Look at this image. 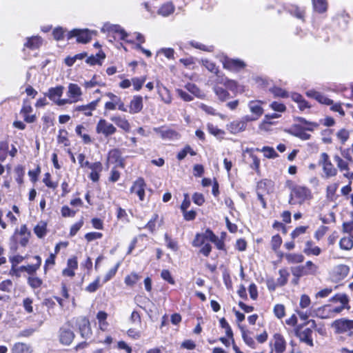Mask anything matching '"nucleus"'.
<instances>
[{
    "instance_id": "61",
    "label": "nucleus",
    "mask_w": 353,
    "mask_h": 353,
    "mask_svg": "<svg viewBox=\"0 0 353 353\" xmlns=\"http://www.w3.org/2000/svg\"><path fill=\"white\" fill-rule=\"evenodd\" d=\"M61 212L63 217H73L76 214V211L71 210L67 205H64L61 208Z\"/></svg>"
},
{
    "instance_id": "29",
    "label": "nucleus",
    "mask_w": 353,
    "mask_h": 353,
    "mask_svg": "<svg viewBox=\"0 0 353 353\" xmlns=\"http://www.w3.org/2000/svg\"><path fill=\"white\" fill-rule=\"evenodd\" d=\"M312 5L314 11L319 13H323L327 11V3L326 0H312Z\"/></svg>"
},
{
    "instance_id": "46",
    "label": "nucleus",
    "mask_w": 353,
    "mask_h": 353,
    "mask_svg": "<svg viewBox=\"0 0 353 353\" xmlns=\"http://www.w3.org/2000/svg\"><path fill=\"white\" fill-rule=\"evenodd\" d=\"M279 277L277 279V283L281 286H283L285 284H286V283L288 281V277L289 276V273L288 272V271L286 270L281 269L279 271Z\"/></svg>"
},
{
    "instance_id": "42",
    "label": "nucleus",
    "mask_w": 353,
    "mask_h": 353,
    "mask_svg": "<svg viewBox=\"0 0 353 353\" xmlns=\"http://www.w3.org/2000/svg\"><path fill=\"white\" fill-rule=\"evenodd\" d=\"M39 268V264L22 265L19 267L21 272H26L30 275L34 274Z\"/></svg>"
},
{
    "instance_id": "57",
    "label": "nucleus",
    "mask_w": 353,
    "mask_h": 353,
    "mask_svg": "<svg viewBox=\"0 0 353 353\" xmlns=\"http://www.w3.org/2000/svg\"><path fill=\"white\" fill-rule=\"evenodd\" d=\"M145 81V78H133L132 79V83L133 84L135 90L139 91L141 89L143 83Z\"/></svg>"
},
{
    "instance_id": "27",
    "label": "nucleus",
    "mask_w": 353,
    "mask_h": 353,
    "mask_svg": "<svg viewBox=\"0 0 353 353\" xmlns=\"http://www.w3.org/2000/svg\"><path fill=\"white\" fill-rule=\"evenodd\" d=\"M185 88L192 94L199 99H204L205 97V93L201 91L197 85L194 83H188L185 85Z\"/></svg>"
},
{
    "instance_id": "47",
    "label": "nucleus",
    "mask_w": 353,
    "mask_h": 353,
    "mask_svg": "<svg viewBox=\"0 0 353 353\" xmlns=\"http://www.w3.org/2000/svg\"><path fill=\"white\" fill-rule=\"evenodd\" d=\"M140 276L137 273H132L125 278V283L129 286H133L139 280Z\"/></svg>"
},
{
    "instance_id": "19",
    "label": "nucleus",
    "mask_w": 353,
    "mask_h": 353,
    "mask_svg": "<svg viewBox=\"0 0 353 353\" xmlns=\"http://www.w3.org/2000/svg\"><path fill=\"white\" fill-rule=\"evenodd\" d=\"M67 94L74 103L77 102L80 100V97L82 95L81 89L77 84L70 83Z\"/></svg>"
},
{
    "instance_id": "63",
    "label": "nucleus",
    "mask_w": 353,
    "mask_h": 353,
    "mask_svg": "<svg viewBox=\"0 0 353 353\" xmlns=\"http://www.w3.org/2000/svg\"><path fill=\"white\" fill-rule=\"evenodd\" d=\"M103 236V234L101 232H92L85 234V238L88 241H92L95 239H101Z\"/></svg>"
},
{
    "instance_id": "37",
    "label": "nucleus",
    "mask_w": 353,
    "mask_h": 353,
    "mask_svg": "<svg viewBox=\"0 0 353 353\" xmlns=\"http://www.w3.org/2000/svg\"><path fill=\"white\" fill-rule=\"evenodd\" d=\"M179 134L176 131L165 127L164 132L161 137L162 139L176 140L179 139Z\"/></svg>"
},
{
    "instance_id": "45",
    "label": "nucleus",
    "mask_w": 353,
    "mask_h": 353,
    "mask_svg": "<svg viewBox=\"0 0 353 353\" xmlns=\"http://www.w3.org/2000/svg\"><path fill=\"white\" fill-rule=\"evenodd\" d=\"M188 153H190L192 156L196 154V152L192 150L190 145H186L182 150L177 154V159L179 161L183 160L187 156Z\"/></svg>"
},
{
    "instance_id": "54",
    "label": "nucleus",
    "mask_w": 353,
    "mask_h": 353,
    "mask_svg": "<svg viewBox=\"0 0 353 353\" xmlns=\"http://www.w3.org/2000/svg\"><path fill=\"white\" fill-rule=\"evenodd\" d=\"M99 286L100 278L98 276L92 283H91L86 287L85 290L90 293L94 292L97 290Z\"/></svg>"
},
{
    "instance_id": "64",
    "label": "nucleus",
    "mask_w": 353,
    "mask_h": 353,
    "mask_svg": "<svg viewBox=\"0 0 353 353\" xmlns=\"http://www.w3.org/2000/svg\"><path fill=\"white\" fill-rule=\"evenodd\" d=\"M34 233L39 238H42L46 233V225H37L34 229Z\"/></svg>"
},
{
    "instance_id": "36",
    "label": "nucleus",
    "mask_w": 353,
    "mask_h": 353,
    "mask_svg": "<svg viewBox=\"0 0 353 353\" xmlns=\"http://www.w3.org/2000/svg\"><path fill=\"white\" fill-rule=\"evenodd\" d=\"M256 150L263 152L264 156L268 159H274L278 157L275 150L272 147L264 146L262 149L256 148Z\"/></svg>"
},
{
    "instance_id": "18",
    "label": "nucleus",
    "mask_w": 353,
    "mask_h": 353,
    "mask_svg": "<svg viewBox=\"0 0 353 353\" xmlns=\"http://www.w3.org/2000/svg\"><path fill=\"white\" fill-rule=\"evenodd\" d=\"M274 350L275 353H283L286 348V342L280 334H275L273 336Z\"/></svg>"
},
{
    "instance_id": "26",
    "label": "nucleus",
    "mask_w": 353,
    "mask_h": 353,
    "mask_svg": "<svg viewBox=\"0 0 353 353\" xmlns=\"http://www.w3.org/2000/svg\"><path fill=\"white\" fill-rule=\"evenodd\" d=\"M63 92V87L62 85L57 86L55 88H51L48 90V92L46 94V96L48 98L55 102L57 99L60 98Z\"/></svg>"
},
{
    "instance_id": "35",
    "label": "nucleus",
    "mask_w": 353,
    "mask_h": 353,
    "mask_svg": "<svg viewBox=\"0 0 353 353\" xmlns=\"http://www.w3.org/2000/svg\"><path fill=\"white\" fill-rule=\"evenodd\" d=\"M220 83H223L226 88L234 92L238 90V84L237 82L228 79L227 78H222L221 80L219 81Z\"/></svg>"
},
{
    "instance_id": "5",
    "label": "nucleus",
    "mask_w": 353,
    "mask_h": 353,
    "mask_svg": "<svg viewBox=\"0 0 353 353\" xmlns=\"http://www.w3.org/2000/svg\"><path fill=\"white\" fill-rule=\"evenodd\" d=\"M317 270V266L311 261H308L305 265L291 268L293 276L298 279L306 275L314 274Z\"/></svg>"
},
{
    "instance_id": "38",
    "label": "nucleus",
    "mask_w": 353,
    "mask_h": 353,
    "mask_svg": "<svg viewBox=\"0 0 353 353\" xmlns=\"http://www.w3.org/2000/svg\"><path fill=\"white\" fill-rule=\"evenodd\" d=\"M334 159L341 172L349 170L347 161L343 160L338 155L334 156Z\"/></svg>"
},
{
    "instance_id": "21",
    "label": "nucleus",
    "mask_w": 353,
    "mask_h": 353,
    "mask_svg": "<svg viewBox=\"0 0 353 353\" xmlns=\"http://www.w3.org/2000/svg\"><path fill=\"white\" fill-rule=\"evenodd\" d=\"M99 101L100 99H98L87 105L77 106L75 110L82 112L85 116H92V112L96 109Z\"/></svg>"
},
{
    "instance_id": "10",
    "label": "nucleus",
    "mask_w": 353,
    "mask_h": 353,
    "mask_svg": "<svg viewBox=\"0 0 353 353\" xmlns=\"http://www.w3.org/2000/svg\"><path fill=\"white\" fill-rule=\"evenodd\" d=\"M223 68L232 72H239L243 70L246 64L239 59L225 58L223 62Z\"/></svg>"
},
{
    "instance_id": "4",
    "label": "nucleus",
    "mask_w": 353,
    "mask_h": 353,
    "mask_svg": "<svg viewBox=\"0 0 353 353\" xmlns=\"http://www.w3.org/2000/svg\"><path fill=\"white\" fill-rule=\"evenodd\" d=\"M336 334H346L351 336L353 335V320L345 318L336 319L331 325Z\"/></svg>"
},
{
    "instance_id": "51",
    "label": "nucleus",
    "mask_w": 353,
    "mask_h": 353,
    "mask_svg": "<svg viewBox=\"0 0 353 353\" xmlns=\"http://www.w3.org/2000/svg\"><path fill=\"white\" fill-rule=\"evenodd\" d=\"M294 135L299 139L306 141L310 139L311 135L305 132L303 128H298Z\"/></svg>"
},
{
    "instance_id": "14",
    "label": "nucleus",
    "mask_w": 353,
    "mask_h": 353,
    "mask_svg": "<svg viewBox=\"0 0 353 353\" xmlns=\"http://www.w3.org/2000/svg\"><path fill=\"white\" fill-rule=\"evenodd\" d=\"M108 161L116 164L117 166L124 168V159L121 157V151L119 149H113L108 152Z\"/></svg>"
},
{
    "instance_id": "17",
    "label": "nucleus",
    "mask_w": 353,
    "mask_h": 353,
    "mask_svg": "<svg viewBox=\"0 0 353 353\" xmlns=\"http://www.w3.org/2000/svg\"><path fill=\"white\" fill-rule=\"evenodd\" d=\"M350 272V268L345 265H339L333 270V277L336 281H341L345 279Z\"/></svg>"
},
{
    "instance_id": "23",
    "label": "nucleus",
    "mask_w": 353,
    "mask_h": 353,
    "mask_svg": "<svg viewBox=\"0 0 353 353\" xmlns=\"http://www.w3.org/2000/svg\"><path fill=\"white\" fill-rule=\"evenodd\" d=\"M43 39L39 36H32L26 39V42L24 43V47L30 50H37L42 45Z\"/></svg>"
},
{
    "instance_id": "15",
    "label": "nucleus",
    "mask_w": 353,
    "mask_h": 353,
    "mask_svg": "<svg viewBox=\"0 0 353 353\" xmlns=\"http://www.w3.org/2000/svg\"><path fill=\"white\" fill-rule=\"evenodd\" d=\"M306 95L310 98H313L316 100L319 103L321 104H325L327 105H332L333 103V101L323 94L317 92L314 90H310L306 92Z\"/></svg>"
},
{
    "instance_id": "50",
    "label": "nucleus",
    "mask_w": 353,
    "mask_h": 353,
    "mask_svg": "<svg viewBox=\"0 0 353 353\" xmlns=\"http://www.w3.org/2000/svg\"><path fill=\"white\" fill-rule=\"evenodd\" d=\"M270 91L275 97H279L281 98H285L288 97L287 92L279 87L274 86L270 88Z\"/></svg>"
},
{
    "instance_id": "12",
    "label": "nucleus",
    "mask_w": 353,
    "mask_h": 353,
    "mask_svg": "<svg viewBox=\"0 0 353 353\" xmlns=\"http://www.w3.org/2000/svg\"><path fill=\"white\" fill-rule=\"evenodd\" d=\"M248 122L250 121H246L245 116L241 120L233 121L232 122L228 123L227 125V129L232 134H237L245 130Z\"/></svg>"
},
{
    "instance_id": "49",
    "label": "nucleus",
    "mask_w": 353,
    "mask_h": 353,
    "mask_svg": "<svg viewBox=\"0 0 353 353\" xmlns=\"http://www.w3.org/2000/svg\"><path fill=\"white\" fill-rule=\"evenodd\" d=\"M159 94L161 97L162 100L165 103L169 104L172 102L171 95L169 90L166 88L163 87L162 90H159Z\"/></svg>"
},
{
    "instance_id": "62",
    "label": "nucleus",
    "mask_w": 353,
    "mask_h": 353,
    "mask_svg": "<svg viewBox=\"0 0 353 353\" xmlns=\"http://www.w3.org/2000/svg\"><path fill=\"white\" fill-rule=\"evenodd\" d=\"M307 228V226H299L296 228L291 233L292 238L294 239L299 235L304 234L306 232Z\"/></svg>"
},
{
    "instance_id": "48",
    "label": "nucleus",
    "mask_w": 353,
    "mask_h": 353,
    "mask_svg": "<svg viewBox=\"0 0 353 353\" xmlns=\"http://www.w3.org/2000/svg\"><path fill=\"white\" fill-rule=\"evenodd\" d=\"M96 85L103 86L105 83L97 80V76L94 75L92 79L89 81H85L84 86L86 88H92Z\"/></svg>"
},
{
    "instance_id": "3",
    "label": "nucleus",
    "mask_w": 353,
    "mask_h": 353,
    "mask_svg": "<svg viewBox=\"0 0 353 353\" xmlns=\"http://www.w3.org/2000/svg\"><path fill=\"white\" fill-rule=\"evenodd\" d=\"M85 155L83 154H79L77 157L79 163L81 168L87 167L91 170V172L89 175V178L93 182H97L99 179V174L103 170V165L101 162H95V163H90L86 161L85 163H83V160H85Z\"/></svg>"
},
{
    "instance_id": "11",
    "label": "nucleus",
    "mask_w": 353,
    "mask_h": 353,
    "mask_svg": "<svg viewBox=\"0 0 353 353\" xmlns=\"http://www.w3.org/2000/svg\"><path fill=\"white\" fill-rule=\"evenodd\" d=\"M146 187V184L144 181V179L141 177L138 178L132 184V187L130 189V192L131 193L136 194L140 201H143L145 198V188Z\"/></svg>"
},
{
    "instance_id": "60",
    "label": "nucleus",
    "mask_w": 353,
    "mask_h": 353,
    "mask_svg": "<svg viewBox=\"0 0 353 353\" xmlns=\"http://www.w3.org/2000/svg\"><path fill=\"white\" fill-rule=\"evenodd\" d=\"M282 243V239L280 235L276 234L272 236L271 240V245L272 248L274 250H276L281 245Z\"/></svg>"
},
{
    "instance_id": "53",
    "label": "nucleus",
    "mask_w": 353,
    "mask_h": 353,
    "mask_svg": "<svg viewBox=\"0 0 353 353\" xmlns=\"http://www.w3.org/2000/svg\"><path fill=\"white\" fill-rule=\"evenodd\" d=\"M208 131L210 134L217 137H222L225 134L223 130L213 125H208Z\"/></svg>"
},
{
    "instance_id": "7",
    "label": "nucleus",
    "mask_w": 353,
    "mask_h": 353,
    "mask_svg": "<svg viewBox=\"0 0 353 353\" xmlns=\"http://www.w3.org/2000/svg\"><path fill=\"white\" fill-rule=\"evenodd\" d=\"M74 37L77 38V41L78 43H86L91 40L92 33L88 29H74L71 31H68V40Z\"/></svg>"
},
{
    "instance_id": "40",
    "label": "nucleus",
    "mask_w": 353,
    "mask_h": 353,
    "mask_svg": "<svg viewBox=\"0 0 353 353\" xmlns=\"http://www.w3.org/2000/svg\"><path fill=\"white\" fill-rule=\"evenodd\" d=\"M67 33L68 32L66 31V30L63 29L61 27L56 28L52 32V34L54 39L57 41L63 40L65 37H67Z\"/></svg>"
},
{
    "instance_id": "6",
    "label": "nucleus",
    "mask_w": 353,
    "mask_h": 353,
    "mask_svg": "<svg viewBox=\"0 0 353 353\" xmlns=\"http://www.w3.org/2000/svg\"><path fill=\"white\" fill-rule=\"evenodd\" d=\"M319 165L322 166L325 176L326 178L335 176L337 174V170L332 163L327 153L323 152L321 154Z\"/></svg>"
},
{
    "instance_id": "22",
    "label": "nucleus",
    "mask_w": 353,
    "mask_h": 353,
    "mask_svg": "<svg viewBox=\"0 0 353 353\" xmlns=\"http://www.w3.org/2000/svg\"><path fill=\"white\" fill-rule=\"evenodd\" d=\"M110 120L114 122L119 128L125 132H129L130 130V124L125 117L119 115H114L110 117Z\"/></svg>"
},
{
    "instance_id": "24",
    "label": "nucleus",
    "mask_w": 353,
    "mask_h": 353,
    "mask_svg": "<svg viewBox=\"0 0 353 353\" xmlns=\"http://www.w3.org/2000/svg\"><path fill=\"white\" fill-rule=\"evenodd\" d=\"M143 108V97L141 96H134L130 105V112L131 114L138 113Z\"/></svg>"
},
{
    "instance_id": "58",
    "label": "nucleus",
    "mask_w": 353,
    "mask_h": 353,
    "mask_svg": "<svg viewBox=\"0 0 353 353\" xmlns=\"http://www.w3.org/2000/svg\"><path fill=\"white\" fill-rule=\"evenodd\" d=\"M161 276L163 280L166 281L172 285L175 283V281L172 278L170 271L168 270H163L161 273Z\"/></svg>"
},
{
    "instance_id": "20",
    "label": "nucleus",
    "mask_w": 353,
    "mask_h": 353,
    "mask_svg": "<svg viewBox=\"0 0 353 353\" xmlns=\"http://www.w3.org/2000/svg\"><path fill=\"white\" fill-rule=\"evenodd\" d=\"M330 305H325L322 308H319L316 311L315 310H312V309H310L305 312L297 311V314H298L299 316L300 317V319L303 321H306L309 316H313L312 312H316V316H319L322 319H324V318H326L327 316L323 315V314H321L320 312L321 311H324L327 308H330Z\"/></svg>"
},
{
    "instance_id": "1",
    "label": "nucleus",
    "mask_w": 353,
    "mask_h": 353,
    "mask_svg": "<svg viewBox=\"0 0 353 353\" xmlns=\"http://www.w3.org/2000/svg\"><path fill=\"white\" fill-rule=\"evenodd\" d=\"M310 190L303 186L294 185L291 188L289 203L291 205L302 204L310 199Z\"/></svg>"
},
{
    "instance_id": "31",
    "label": "nucleus",
    "mask_w": 353,
    "mask_h": 353,
    "mask_svg": "<svg viewBox=\"0 0 353 353\" xmlns=\"http://www.w3.org/2000/svg\"><path fill=\"white\" fill-rule=\"evenodd\" d=\"M174 11V6L172 3H167L163 5L159 10L158 13L163 17H168Z\"/></svg>"
},
{
    "instance_id": "32",
    "label": "nucleus",
    "mask_w": 353,
    "mask_h": 353,
    "mask_svg": "<svg viewBox=\"0 0 353 353\" xmlns=\"http://www.w3.org/2000/svg\"><path fill=\"white\" fill-rule=\"evenodd\" d=\"M110 29L112 32L116 34V37L119 39L125 40L127 39L128 34L120 26L112 25L110 26Z\"/></svg>"
},
{
    "instance_id": "13",
    "label": "nucleus",
    "mask_w": 353,
    "mask_h": 353,
    "mask_svg": "<svg viewBox=\"0 0 353 353\" xmlns=\"http://www.w3.org/2000/svg\"><path fill=\"white\" fill-rule=\"evenodd\" d=\"M74 334L68 327H63L59 330V341L64 345H69L73 341Z\"/></svg>"
},
{
    "instance_id": "16",
    "label": "nucleus",
    "mask_w": 353,
    "mask_h": 353,
    "mask_svg": "<svg viewBox=\"0 0 353 353\" xmlns=\"http://www.w3.org/2000/svg\"><path fill=\"white\" fill-rule=\"evenodd\" d=\"M287 11L296 19L305 21V10L303 7H299L296 5H289L286 7Z\"/></svg>"
},
{
    "instance_id": "41",
    "label": "nucleus",
    "mask_w": 353,
    "mask_h": 353,
    "mask_svg": "<svg viewBox=\"0 0 353 353\" xmlns=\"http://www.w3.org/2000/svg\"><path fill=\"white\" fill-rule=\"evenodd\" d=\"M202 65L210 72L218 74L219 69L216 66V64L208 59H203L202 60Z\"/></svg>"
},
{
    "instance_id": "2",
    "label": "nucleus",
    "mask_w": 353,
    "mask_h": 353,
    "mask_svg": "<svg viewBox=\"0 0 353 353\" xmlns=\"http://www.w3.org/2000/svg\"><path fill=\"white\" fill-rule=\"evenodd\" d=\"M305 324L309 325V327H304L303 325H299L296 330V335L301 341L312 347L314 345L312 338V329L316 327V322L314 320H310Z\"/></svg>"
},
{
    "instance_id": "59",
    "label": "nucleus",
    "mask_w": 353,
    "mask_h": 353,
    "mask_svg": "<svg viewBox=\"0 0 353 353\" xmlns=\"http://www.w3.org/2000/svg\"><path fill=\"white\" fill-rule=\"evenodd\" d=\"M165 241L168 248H169L170 249H171L174 251L177 250V249H178L177 243L175 241L172 240L171 239V237H170L168 236V234H165Z\"/></svg>"
},
{
    "instance_id": "39",
    "label": "nucleus",
    "mask_w": 353,
    "mask_h": 353,
    "mask_svg": "<svg viewBox=\"0 0 353 353\" xmlns=\"http://www.w3.org/2000/svg\"><path fill=\"white\" fill-rule=\"evenodd\" d=\"M28 351L29 347L23 343H17L12 348V353H26Z\"/></svg>"
},
{
    "instance_id": "25",
    "label": "nucleus",
    "mask_w": 353,
    "mask_h": 353,
    "mask_svg": "<svg viewBox=\"0 0 353 353\" xmlns=\"http://www.w3.org/2000/svg\"><path fill=\"white\" fill-rule=\"evenodd\" d=\"M79 332L81 336L84 339H88L91 334V330L90 327V323L85 318H82L79 324Z\"/></svg>"
},
{
    "instance_id": "30",
    "label": "nucleus",
    "mask_w": 353,
    "mask_h": 353,
    "mask_svg": "<svg viewBox=\"0 0 353 353\" xmlns=\"http://www.w3.org/2000/svg\"><path fill=\"white\" fill-rule=\"evenodd\" d=\"M288 263H300L304 261V256L301 254L288 253L285 254Z\"/></svg>"
},
{
    "instance_id": "52",
    "label": "nucleus",
    "mask_w": 353,
    "mask_h": 353,
    "mask_svg": "<svg viewBox=\"0 0 353 353\" xmlns=\"http://www.w3.org/2000/svg\"><path fill=\"white\" fill-rule=\"evenodd\" d=\"M117 217L118 219L122 220L126 223L130 222V219L126 211L121 207L117 208Z\"/></svg>"
},
{
    "instance_id": "34",
    "label": "nucleus",
    "mask_w": 353,
    "mask_h": 353,
    "mask_svg": "<svg viewBox=\"0 0 353 353\" xmlns=\"http://www.w3.org/2000/svg\"><path fill=\"white\" fill-rule=\"evenodd\" d=\"M213 89L216 95L221 101H224L229 99L230 93L223 88L216 85Z\"/></svg>"
},
{
    "instance_id": "55",
    "label": "nucleus",
    "mask_w": 353,
    "mask_h": 353,
    "mask_svg": "<svg viewBox=\"0 0 353 353\" xmlns=\"http://www.w3.org/2000/svg\"><path fill=\"white\" fill-rule=\"evenodd\" d=\"M176 91V93L178 94V95L184 101L189 102V101H192L194 99L193 97L191 94H190L186 91H185L182 89H177Z\"/></svg>"
},
{
    "instance_id": "9",
    "label": "nucleus",
    "mask_w": 353,
    "mask_h": 353,
    "mask_svg": "<svg viewBox=\"0 0 353 353\" xmlns=\"http://www.w3.org/2000/svg\"><path fill=\"white\" fill-rule=\"evenodd\" d=\"M261 103L262 102L261 101H251L248 103L249 109L252 114L246 115V121H250V122L256 121L263 114Z\"/></svg>"
},
{
    "instance_id": "44",
    "label": "nucleus",
    "mask_w": 353,
    "mask_h": 353,
    "mask_svg": "<svg viewBox=\"0 0 353 353\" xmlns=\"http://www.w3.org/2000/svg\"><path fill=\"white\" fill-rule=\"evenodd\" d=\"M28 283L32 288L36 289V288H39L41 286L43 281L39 277L29 276L28 279Z\"/></svg>"
},
{
    "instance_id": "56",
    "label": "nucleus",
    "mask_w": 353,
    "mask_h": 353,
    "mask_svg": "<svg viewBox=\"0 0 353 353\" xmlns=\"http://www.w3.org/2000/svg\"><path fill=\"white\" fill-rule=\"evenodd\" d=\"M274 313L275 316L281 319L285 316V307L283 305L281 304H277L274 307Z\"/></svg>"
},
{
    "instance_id": "33",
    "label": "nucleus",
    "mask_w": 353,
    "mask_h": 353,
    "mask_svg": "<svg viewBox=\"0 0 353 353\" xmlns=\"http://www.w3.org/2000/svg\"><path fill=\"white\" fill-rule=\"evenodd\" d=\"M105 59V54L103 52H98L96 55H92L87 58L86 63L90 65L101 64V61Z\"/></svg>"
},
{
    "instance_id": "28",
    "label": "nucleus",
    "mask_w": 353,
    "mask_h": 353,
    "mask_svg": "<svg viewBox=\"0 0 353 353\" xmlns=\"http://www.w3.org/2000/svg\"><path fill=\"white\" fill-rule=\"evenodd\" d=\"M313 242L312 241H307L305 243V248L303 250L304 253L307 255L319 256L321 253V249L318 246H312Z\"/></svg>"
},
{
    "instance_id": "43",
    "label": "nucleus",
    "mask_w": 353,
    "mask_h": 353,
    "mask_svg": "<svg viewBox=\"0 0 353 353\" xmlns=\"http://www.w3.org/2000/svg\"><path fill=\"white\" fill-rule=\"evenodd\" d=\"M339 245L341 249L349 250L353 247V241L350 237H343L340 240Z\"/></svg>"
},
{
    "instance_id": "8",
    "label": "nucleus",
    "mask_w": 353,
    "mask_h": 353,
    "mask_svg": "<svg viewBox=\"0 0 353 353\" xmlns=\"http://www.w3.org/2000/svg\"><path fill=\"white\" fill-rule=\"evenodd\" d=\"M96 132L105 137H109L117 132V128L105 119H101L96 125Z\"/></svg>"
}]
</instances>
